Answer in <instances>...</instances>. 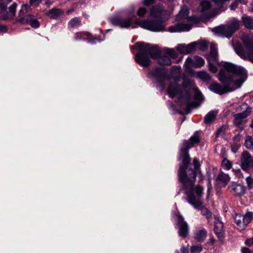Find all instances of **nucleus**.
I'll use <instances>...</instances> for the list:
<instances>
[{
	"label": "nucleus",
	"mask_w": 253,
	"mask_h": 253,
	"mask_svg": "<svg viewBox=\"0 0 253 253\" xmlns=\"http://www.w3.org/2000/svg\"><path fill=\"white\" fill-rule=\"evenodd\" d=\"M246 70L230 63H225L219 73V80L223 84L213 83L209 85V89L214 93L222 94L230 92L241 86L243 83Z\"/></svg>",
	"instance_id": "nucleus-1"
},
{
	"label": "nucleus",
	"mask_w": 253,
	"mask_h": 253,
	"mask_svg": "<svg viewBox=\"0 0 253 253\" xmlns=\"http://www.w3.org/2000/svg\"><path fill=\"white\" fill-rule=\"evenodd\" d=\"M192 177L185 178V174L183 172L179 173V179L185 189V194L187 196V201L195 209L200 210L203 215L207 219L211 217V213L206 207L203 206L201 197L203 194L204 188L200 186L194 187L196 179V171L192 170Z\"/></svg>",
	"instance_id": "nucleus-2"
},
{
	"label": "nucleus",
	"mask_w": 253,
	"mask_h": 253,
	"mask_svg": "<svg viewBox=\"0 0 253 253\" xmlns=\"http://www.w3.org/2000/svg\"><path fill=\"white\" fill-rule=\"evenodd\" d=\"M200 141L199 138L197 134L191 136L189 140H185L183 142L182 146L180 150V157L182 158V165L180 166L178 170V176L179 179V173L183 172L185 174V178H191L192 177V170H195L196 173L200 167V164L197 159L195 158L193 160L194 169L188 168V165L190 163V157L188 155V150L195 143H198Z\"/></svg>",
	"instance_id": "nucleus-3"
},
{
	"label": "nucleus",
	"mask_w": 253,
	"mask_h": 253,
	"mask_svg": "<svg viewBox=\"0 0 253 253\" xmlns=\"http://www.w3.org/2000/svg\"><path fill=\"white\" fill-rule=\"evenodd\" d=\"M167 11L160 5L153 6L150 11V15L152 20H146L136 21L135 23L141 27L153 32H161L164 31L163 23L165 19L163 17Z\"/></svg>",
	"instance_id": "nucleus-4"
},
{
	"label": "nucleus",
	"mask_w": 253,
	"mask_h": 253,
	"mask_svg": "<svg viewBox=\"0 0 253 253\" xmlns=\"http://www.w3.org/2000/svg\"><path fill=\"white\" fill-rule=\"evenodd\" d=\"M136 45L139 50L135 55V60L142 67H147L150 64L149 55L154 59H157L160 56L161 51L156 45H151L142 42H137Z\"/></svg>",
	"instance_id": "nucleus-5"
},
{
	"label": "nucleus",
	"mask_w": 253,
	"mask_h": 253,
	"mask_svg": "<svg viewBox=\"0 0 253 253\" xmlns=\"http://www.w3.org/2000/svg\"><path fill=\"white\" fill-rule=\"evenodd\" d=\"M189 11L188 8L184 6L177 15L176 19L178 20H183L181 23L175 24L169 28L170 32H180L189 31L192 27L193 24L198 22V19L196 17H188Z\"/></svg>",
	"instance_id": "nucleus-6"
},
{
	"label": "nucleus",
	"mask_w": 253,
	"mask_h": 253,
	"mask_svg": "<svg viewBox=\"0 0 253 253\" xmlns=\"http://www.w3.org/2000/svg\"><path fill=\"white\" fill-rule=\"evenodd\" d=\"M239 28V22L238 21L234 20L231 23L225 25H221L216 27L214 29L215 34L218 37H226L230 38L233 33Z\"/></svg>",
	"instance_id": "nucleus-7"
},
{
	"label": "nucleus",
	"mask_w": 253,
	"mask_h": 253,
	"mask_svg": "<svg viewBox=\"0 0 253 253\" xmlns=\"http://www.w3.org/2000/svg\"><path fill=\"white\" fill-rule=\"evenodd\" d=\"M148 77L159 83L163 87L165 86L164 81L169 80L168 71L164 68L156 67L148 73Z\"/></svg>",
	"instance_id": "nucleus-8"
},
{
	"label": "nucleus",
	"mask_w": 253,
	"mask_h": 253,
	"mask_svg": "<svg viewBox=\"0 0 253 253\" xmlns=\"http://www.w3.org/2000/svg\"><path fill=\"white\" fill-rule=\"evenodd\" d=\"M240 167L245 171L253 168V157L248 151H244L241 156Z\"/></svg>",
	"instance_id": "nucleus-9"
},
{
	"label": "nucleus",
	"mask_w": 253,
	"mask_h": 253,
	"mask_svg": "<svg viewBox=\"0 0 253 253\" xmlns=\"http://www.w3.org/2000/svg\"><path fill=\"white\" fill-rule=\"evenodd\" d=\"M17 22L22 24H29L34 28H37L40 26V22L35 16L31 14H27L17 20Z\"/></svg>",
	"instance_id": "nucleus-10"
},
{
	"label": "nucleus",
	"mask_w": 253,
	"mask_h": 253,
	"mask_svg": "<svg viewBox=\"0 0 253 253\" xmlns=\"http://www.w3.org/2000/svg\"><path fill=\"white\" fill-rule=\"evenodd\" d=\"M111 23L122 28H128L132 26V21L129 18L114 17L111 19Z\"/></svg>",
	"instance_id": "nucleus-11"
},
{
	"label": "nucleus",
	"mask_w": 253,
	"mask_h": 253,
	"mask_svg": "<svg viewBox=\"0 0 253 253\" xmlns=\"http://www.w3.org/2000/svg\"><path fill=\"white\" fill-rule=\"evenodd\" d=\"M177 225L179 228V235L182 238H185L188 234L189 226L181 215L177 216Z\"/></svg>",
	"instance_id": "nucleus-12"
},
{
	"label": "nucleus",
	"mask_w": 253,
	"mask_h": 253,
	"mask_svg": "<svg viewBox=\"0 0 253 253\" xmlns=\"http://www.w3.org/2000/svg\"><path fill=\"white\" fill-rule=\"evenodd\" d=\"M168 92L172 98L177 95H179L181 97L183 96L180 86L178 85L175 82L170 83L168 88Z\"/></svg>",
	"instance_id": "nucleus-13"
},
{
	"label": "nucleus",
	"mask_w": 253,
	"mask_h": 253,
	"mask_svg": "<svg viewBox=\"0 0 253 253\" xmlns=\"http://www.w3.org/2000/svg\"><path fill=\"white\" fill-rule=\"evenodd\" d=\"M196 46V42H192L187 45L180 44L177 45V50L182 54H190L195 51Z\"/></svg>",
	"instance_id": "nucleus-14"
},
{
	"label": "nucleus",
	"mask_w": 253,
	"mask_h": 253,
	"mask_svg": "<svg viewBox=\"0 0 253 253\" xmlns=\"http://www.w3.org/2000/svg\"><path fill=\"white\" fill-rule=\"evenodd\" d=\"M244 42L246 47V50H245V57L242 58L248 59L253 63V43L248 40H244Z\"/></svg>",
	"instance_id": "nucleus-15"
},
{
	"label": "nucleus",
	"mask_w": 253,
	"mask_h": 253,
	"mask_svg": "<svg viewBox=\"0 0 253 253\" xmlns=\"http://www.w3.org/2000/svg\"><path fill=\"white\" fill-rule=\"evenodd\" d=\"M201 7V12L206 18H211V3L208 0H202L200 2Z\"/></svg>",
	"instance_id": "nucleus-16"
},
{
	"label": "nucleus",
	"mask_w": 253,
	"mask_h": 253,
	"mask_svg": "<svg viewBox=\"0 0 253 253\" xmlns=\"http://www.w3.org/2000/svg\"><path fill=\"white\" fill-rule=\"evenodd\" d=\"M231 188L236 196H241L244 195L245 193V187L240 184H233L231 186Z\"/></svg>",
	"instance_id": "nucleus-17"
},
{
	"label": "nucleus",
	"mask_w": 253,
	"mask_h": 253,
	"mask_svg": "<svg viewBox=\"0 0 253 253\" xmlns=\"http://www.w3.org/2000/svg\"><path fill=\"white\" fill-rule=\"evenodd\" d=\"M218 53L217 49L215 47L214 44H211V51L210 54L208 55L207 59L209 61H217Z\"/></svg>",
	"instance_id": "nucleus-18"
},
{
	"label": "nucleus",
	"mask_w": 253,
	"mask_h": 253,
	"mask_svg": "<svg viewBox=\"0 0 253 253\" xmlns=\"http://www.w3.org/2000/svg\"><path fill=\"white\" fill-rule=\"evenodd\" d=\"M64 13V11L59 8H53L49 10L46 13V14L48 16H49L50 18L56 19L58 17L63 15Z\"/></svg>",
	"instance_id": "nucleus-19"
},
{
	"label": "nucleus",
	"mask_w": 253,
	"mask_h": 253,
	"mask_svg": "<svg viewBox=\"0 0 253 253\" xmlns=\"http://www.w3.org/2000/svg\"><path fill=\"white\" fill-rule=\"evenodd\" d=\"M247 117V116H245L244 115L239 113L234 114V118L235 125L238 127L241 126L243 124L246 122L245 119Z\"/></svg>",
	"instance_id": "nucleus-20"
},
{
	"label": "nucleus",
	"mask_w": 253,
	"mask_h": 253,
	"mask_svg": "<svg viewBox=\"0 0 253 253\" xmlns=\"http://www.w3.org/2000/svg\"><path fill=\"white\" fill-rule=\"evenodd\" d=\"M214 232L218 238L220 239L223 237V224L219 221L215 222Z\"/></svg>",
	"instance_id": "nucleus-21"
},
{
	"label": "nucleus",
	"mask_w": 253,
	"mask_h": 253,
	"mask_svg": "<svg viewBox=\"0 0 253 253\" xmlns=\"http://www.w3.org/2000/svg\"><path fill=\"white\" fill-rule=\"evenodd\" d=\"M237 111L245 116H248L251 113L252 108L247 103H243L238 107Z\"/></svg>",
	"instance_id": "nucleus-22"
},
{
	"label": "nucleus",
	"mask_w": 253,
	"mask_h": 253,
	"mask_svg": "<svg viewBox=\"0 0 253 253\" xmlns=\"http://www.w3.org/2000/svg\"><path fill=\"white\" fill-rule=\"evenodd\" d=\"M207 232L206 229H202L197 231L195 234V239L199 242H203L206 239Z\"/></svg>",
	"instance_id": "nucleus-23"
},
{
	"label": "nucleus",
	"mask_w": 253,
	"mask_h": 253,
	"mask_svg": "<svg viewBox=\"0 0 253 253\" xmlns=\"http://www.w3.org/2000/svg\"><path fill=\"white\" fill-rule=\"evenodd\" d=\"M235 221L239 230H243L245 228L243 215L239 214H236L234 217Z\"/></svg>",
	"instance_id": "nucleus-24"
},
{
	"label": "nucleus",
	"mask_w": 253,
	"mask_h": 253,
	"mask_svg": "<svg viewBox=\"0 0 253 253\" xmlns=\"http://www.w3.org/2000/svg\"><path fill=\"white\" fill-rule=\"evenodd\" d=\"M217 113L215 111H211L205 117L204 122L207 124H211L215 118Z\"/></svg>",
	"instance_id": "nucleus-25"
},
{
	"label": "nucleus",
	"mask_w": 253,
	"mask_h": 253,
	"mask_svg": "<svg viewBox=\"0 0 253 253\" xmlns=\"http://www.w3.org/2000/svg\"><path fill=\"white\" fill-rule=\"evenodd\" d=\"M233 47L236 52L242 58L245 57V50L241 43L237 42L233 44Z\"/></svg>",
	"instance_id": "nucleus-26"
},
{
	"label": "nucleus",
	"mask_w": 253,
	"mask_h": 253,
	"mask_svg": "<svg viewBox=\"0 0 253 253\" xmlns=\"http://www.w3.org/2000/svg\"><path fill=\"white\" fill-rule=\"evenodd\" d=\"M217 180L221 182L224 186H225L230 180L229 175L222 172H220L217 178Z\"/></svg>",
	"instance_id": "nucleus-27"
},
{
	"label": "nucleus",
	"mask_w": 253,
	"mask_h": 253,
	"mask_svg": "<svg viewBox=\"0 0 253 253\" xmlns=\"http://www.w3.org/2000/svg\"><path fill=\"white\" fill-rule=\"evenodd\" d=\"M243 22L245 27L249 29L253 28V19L249 16L242 17Z\"/></svg>",
	"instance_id": "nucleus-28"
},
{
	"label": "nucleus",
	"mask_w": 253,
	"mask_h": 253,
	"mask_svg": "<svg viewBox=\"0 0 253 253\" xmlns=\"http://www.w3.org/2000/svg\"><path fill=\"white\" fill-rule=\"evenodd\" d=\"M158 63L159 64L164 65H170L171 64V61L170 58L167 55H164L158 58Z\"/></svg>",
	"instance_id": "nucleus-29"
},
{
	"label": "nucleus",
	"mask_w": 253,
	"mask_h": 253,
	"mask_svg": "<svg viewBox=\"0 0 253 253\" xmlns=\"http://www.w3.org/2000/svg\"><path fill=\"white\" fill-rule=\"evenodd\" d=\"M205 63V61L203 58L199 56H195L194 58V62L193 67L195 68H200Z\"/></svg>",
	"instance_id": "nucleus-30"
},
{
	"label": "nucleus",
	"mask_w": 253,
	"mask_h": 253,
	"mask_svg": "<svg viewBox=\"0 0 253 253\" xmlns=\"http://www.w3.org/2000/svg\"><path fill=\"white\" fill-rule=\"evenodd\" d=\"M253 218V213L252 211L247 212L243 215L245 228L251 221Z\"/></svg>",
	"instance_id": "nucleus-31"
},
{
	"label": "nucleus",
	"mask_w": 253,
	"mask_h": 253,
	"mask_svg": "<svg viewBox=\"0 0 253 253\" xmlns=\"http://www.w3.org/2000/svg\"><path fill=\"white\" fill-rule=\"evenodd\" d=\"M245 145L248 149H253V138L249 135L246 137Z\"/></svg>",
	"instance_id": "nucleus-32"
},
{
	"label": "nucleus",
	"mask_w": 253,
	"mask_h": 253,
	"mask_svg": "<svg viewBox=\"0 0 253 253\" xmlns=\"http://www.w3.org/2000/svg\"><path fill=\"white\" fill-rule=\"evenodd\" d=\"M79 25V19L78 17L72 18L68 22V28H74L77 27Z\"/></svg>",
	"instance_id": "nucleus-33"
},
{
	"label": "nucleus",
	"mask_w": 253,
	"mask_h": 253,
	"mask_svg": "<svg viewBox=\"0 0 253 253\" xmlns=\"http://www.w3.org/2000/svg\"><path fill=\"white\" fill-rule=\"evenodd\" d=\"M197 76L199 78L203 81H209L211 78L210 75L205 71H201L198 72Z\"/></svg>",
	"instance_id": "nucleus-34"
},
{
	"label": "nucleus",
	"mask_w": 253,
	"mask_h": 253,
	"mask_svg": "<svg viewBox=\"0 0 253 253\" xmlns=\"http://www.w3.org/2000/svg\"><path fill=\"white\" fill-rule=\"evenodd\" d=\"M185 94L186 97L187 99V102L186 103V108L187 113H188L190 108L194 105V103L189 102V101L190 100V93L188 90L186 91Z\"/></svg>",
	"instance_id": "nucleus-35"
},
{
	"label": "nucleus",
	"mask_w": 253,
	"mask_h": 253,
	"mask_svg": "<svg viewBox=\"0 0 253 253\" xmlns=\"http://www.w3.org/2000/svg\"><path fill=\"white\" fill-rule=\"evenodd\" d=\"M165 52L172 58H176L177 57V54L173 49L167 48L165 50Z\"/></svg>",
	"instance_id": "nucleus-36"
},
{
	"label": "nucleus",
	"mask_w": 253,
	"mask_h": 253,
	"mask_svg": "<svg viewBox=\"0 0 253 253\" xmlns=\"http://www.w3.org/2000/svg\"><path fill=\"white\" fill-rule=\"evenodd\" d=\"M247 187L249 190L253 188V178L251 176H248L246 178Z\"/></svg>",
	"instance_id": "nucleus-37"
},
{
	"label": "nucleus",
	"mask_w": 253,
	"mask_h": 253,
	"mask_svg": "<svg viewBox=\"0 0 253 253\" xmlns=\"http://www.w3.org/2000/svg\"><path fill=\"white\" fill-rule=\"evenodd\" d=\"M222 165L223 167L227 170L230 169L232 167V164L231 162H230L229 160L226 159H224L223 160L222 162Z\"/></svg>",
	"instance_id": "nucleus-38"
},
{
	"label": "nucleus",
	"mask_w": 253,
	"mask_h": 253,
	"mask_svg": "<svg viewBox=\"0 0 253 253\" xmlns=\"http://www.w3.org/2000/svg\"><path fill=\"white\" fill-rule=\"evenodd\" d=\"M227 129V127L225 126H222L219 128L216 133V136L218 137L224 135Z\"/></svg>",
	"instance_id": "nucleus-39"
},
{
	"label": "nucleus",
	"mask_w": 253,
	"mask_h": 253,
	"mask_svg": "<svg viewBox=\"0 0 253 253\" xmlns=\"http://www.w3.org/2000/svg\"><path fill=\"white\" fill-rule=\"evenodd\" d=\"M202 246L201 245L192 246L191 247V252L193 253H200L202 250Z\"/></svg>",
	"instance_id": "nucleus-40"
},
{
	"label": "nucleus",
	"mask_w": 253,
	"mask_h": 253,
	"mask_svg": "<svg viewBox=\"0 0 253 253\" xmlns=\"http://www.w3.org/2000/svg\"><path fill=\"white\" fill-rule=\"evenodd\" d=\"M17 4L14 2L12 4V5L8 7V10L9 12L11 14V15L12 16H14L15 15L16 13V9L17 7Z\"/></svg>",
	"instance_id": "nucleus-41"
},
{
	"label": "nucleus",
	"mask_w": 253,
	"mask_h": 253,
	"mask_svg": "<svg viewBox=\"0 0 253 253\" xmlns=\"http://www.w3.org/2000/svg\"><path fill=\"white\" fill-rule=\"evenodd\" d=\"M211 61H209V68L211 72L212 73H215L217 71V67L212 64L211 62Z\"/></svg>",
	"instance_id": "nucleus-42"
},
{
	"label": "nucleus",
	"mask_w": 253,
	"mask_h": 253,
	"mask_svg": "<svg viewBox=\"0 0 253 253\" xmlns=\"http://www.w3.org/2000/svg\"><path fill=\"white\" fill-rule=\"evenodd\" d=\"M194 95L195 98L197 100H200L202 97L201 92L197 88L194 89Z\"/></svg>",
	"instance_id": "nucleus-43"
},
{
	"label": "nucleus",
	"mask_w": 253,
	"mask_h": 253,
	"mask_svg": "<svg viewBox=\"0 0 253 253\" xmlns=\"http://www.w3.org/2000/svg\"><path fill=\"white\" fill-rule=\"evenodd\" d=\"M208 46V43L205 42H201L199 44V48L202 50H205Z\"/></svg>",
	"instance_id": "nucleus-44"
},
{
	"label": "nucleus",
	"mask_w": 253,
	"mask_h": 253,
	"mask_svg": "<svg viewBox=\"0 0 253 253\" xmlns=\"http://www.w3.org/2000/svg\"><path fill=\"white\" fill-rule=\"evenodd\" d=\"M146 9L144 7H140L137 11V15L142 17L146 13Z\"/></svg>",
	"instance_id": "nucleus-45"
},
{
	"label": "nucleus",
	"mask_w": 253,
	"mask_h": 253,
	"mask_svg": "<svg viewBox=\"0 0 253 253\" xmlns=\"http://www.w3.org/2000/svg\"><path fill=\"white\" fill-rule=\"evenodd\" d=\"M193 62H194V59H192L191 58H187L185 61V64L188 67H193Z\"/></svg>",
	"instance_id": "nucleus-46"
},
{
	"label": "nucleus",
	"mask_w": 253,
	"mask_h": 253,
	"mask_svg": "<svg viewBox=\"0 0 253 253\" xmlns=\"http://www.w3.org/2000/svg\"><path fill=\"white\" fill-rule=\"evenodd\" d=\"M233 171L237 177L239 178L243 177V174L240 169L233 170Z\"/></svg>",
	"instance_id": "nucleus-47"
},
{
	"label": "nucleus",
	"mask_w": 253,
	"mask_h": 253,
	"mask_svg": "<svg viewBox=\"0 0 253 253\" xmlns=\"http://www.w3.org/2000/svg\"><path fill=\"white\" fill-rule=\"evenodd\" d=\"M0 9L3 12H5L7 9V5L3 2H0Z\"/></svg>",
	"instance_id": "nucleus-48"
},
{
	"label": "nucleus",
	"mask_w": 253,
	"mask_h": 253,
	"mask_svg": "<svg viewBox=\"0 0 253 253\" xmlns=\"http://www.w3.org/2000/svg\"><path fill=\"white\" fill-rule=\"evenodd\" d=\"M2 11H1L0 12V14H1V16H0V18L1 19L3 20H7L8 19H9V16L8 15V14L6 12V13L5 14H2Z\"/></svg>",
	"instance_id": "nucleus-49"
},
{
	"label": "nucleus",
	"mask_w": 253,
	"mask_h": 253,
	"mask_svg": "<svg viewBox=\"0 0 253 253\" xmlns=\"http://www.w3.org/2000/svg\"><path fill=\"white\" fill-rule=\"evenodd\" d=\"M27 14V12H25V10L24 9H23V8L22 7L21 9L19 11L18 18L23 17L24 15H25Z\"/></svg>",
	"instance_id": "nucleus-50"
},
{
	"label": "nucleus",
	"mask_w": 253,
	"mask_h": 253,
	"mask_svg": "<svg viewBox=\"0 0 253 253\" xmlns=\"http://www.w3.org/2000/svg\"><path fill=\"white\" fill-rule=\"evenodd\" d=\"M242 253H253L248 248L244 247L242 249Z\"/></svg>",
	"instance_id": "nucleus-51"
},
{
	"label": "nucleus",
	"mask_w": 253,
	"mask_h": 253,
	"mask_svg": "<svg viewBox=\"0 0 253 253\" xmlns=\"http://www.w3.org/2000/svg\"><path fill=\"white\" fill-rule=\"evenodd\" d=\"M7 30V29L6 26L0 25V32H5Z\"/></svg>",
	"instance_id": "nucleus-52"
},
{
	"label": "nucleus",
	"mask_w": 253,
	"mask_h": 253,
	"mask_svg": "<svg viewBox=\"0 0 253 253\" xmlns=\"http://www.w3.org/2000/svg\"><path fill=\"white\" fill-rule=\"evenodd\" d=\"M245 243L248 246H251V245L253 246V238L247 240L245 242Z\"/></svg>",
	"instance_id": "nucleus-53"
},
{
	"label": "nucleus",
	"mask_w": 253,
	"mask_h": 253,
	"mask_svg": "<svg viewBox=\"0 0 253 253\" xmlns=\"http://www.w3.org/2000/svg\"><path fill=\"white\" fill-rule=\"evenodd\" d=\"M22 7L23 8V9L25 10V12H27V13L31 9L30 6L27 4L23 5Z\"/></svg>",
	"instance_id": "nucleus-54"
},
{
	"label": "nucleus",
	"mask_w": 253,
	"mask_h": 253,
	"mask_svg": "<svg viewBox=\"0 0 253 253\" xmlns=\"http://www.w3.org/2000/svg\"><path fill=\"white\" fill-rule=\"evenodd\" d=\"M154 0H145L144 1V3L145 5H148L152 3Z\"/></svg>",
	"instance_id": "nucleus-55"
},
{
	"label": "nucleus",
	"mask_w": 253,
	"mask_h": 253,
	"mask_svg": "<svg viewBox=\"0 0 253 253\" xmlns=\"http://www.w3.org/2000/svg\"><path fill=\"white\" fill-rule=\"evenodd\" d=\"M237 5H238V3H237V1L234 2L231 5V6H230L231 9L232 10L235 9L237 7Z\"/></svg>",
	"instance_id": "nucleus-56"
},
{
	"label": "nucleus",
	"mask_w": 253,
	"mask_h": 253,
	"mask_svg": "<svg viewBox=\"0 0 253 253\" xmlns=\"http://www.w3.org/2000/svg\"><path fill=\"white\" fill-rule=\"evenodd\" d=\"M211 189V180H209V182L208 184V193H209Z\"/></svg>",
	"instance_id": "nucleus-57"
},
{
	"label": "nucleus",
	"mask_w": 253,
	"mask_h": 253,
	"mask_svg": "<svg viewBox=\"0 0 253 253\" xmlns=\"http://www.w3.org/2000/svg\"><path fill=\"white\" fill-rule=\"evenodd\" d=\"M38 1H40V0H30V4L31 5H34L36 4V2Z\"/></svg>",
	"instance_id": "nucleus-58"
},
{
	"label": "nucleus",
	"mask_w": 253,
	"mask_h": 253,
	"mask_svg": "<svg viewBox=\"0 0 253 253\" xmlns=\"http://www.w3.org/2000/svg\"><path fill=\"white\" fill-rule=\"evenodd\" d=\"M180 70V67L177 66L173 67L171 69L172 71H177V72H179Z\"/></svg>",
	"instance_id": "nucleus-59"
},
{
	"label": "nucleus",
	"mask_w": 253,
	"mask_h": 253,
	"mask_svg": "<svg viewBox=\"0 0 253 253\" xmlns=\"http://www.w3.org/2000/svg\"><path fill=\"white\" fill-rule=\"evenodd\" d=\"M182 253H187V251L184 247H182L181 249Z\"/></svg>",
	"instance_id": "nucleus-60"
},
{
	"label": "nucleus",
	"mask_w": 253,
	"mask_h": 253,
	"mask_svg": "<svg viewBox=\"0 0 253 253\" xmlns=\"http://www.w3.org/2000/svg\"><path fill=\"white\" fill-rule=\"evenodd\" d=\"M74 11V8H72L71 9H68V10H67L66 12L68 13V14H69L72 12H73Z\"/></svg>",
	"instance_id": "nucleus-61"
},
{
	"label": "nucleus",
	"mask_w": 253,
	"mask_h": 253,
	"mask_svg": "<svg viewBox=\"0 0 253 253\" xmlns=\"http://www.w3.org/2000/svg\"><path fill=\"white\" fill-rule=\"evenodd\" d=\"M237 1L240 2V3H245V0H236Z\"/></svg>",
	"instance_id": "nucleus-62"
},
{
	"label": "nucleus",
	"mask_w": 253,
	"mask_h": 253,
	"mask_svg": "<svg viewBox=\"0 0 253 253\" xmlns=\"http://www.w3.org/2000/svg\"><path fill=\"white\" fill-rule=\"evenodd\" d=\"M11 1V0H6L7 3H9Z\"/></svg>",
	"instance_id": "nucleus-63"
},
{
	"label": "nucleus",
	"mask_w": 253,
	"mask_h": 253,
	"mask_svg": "<svg viewBox=\"0 0 253 253\" xmlns=\"http://www.w3.org/2000/svg\"><path fill=\"white\" fill-rule=\"evenodd\" d=\"M75 7H77L78 4H77V3H75Z\"/></svg>",
	"instance_id": "nucleus-64"
}]
</instances>
